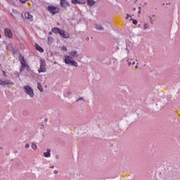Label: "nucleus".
<instances>
[{
	"instance_id": "f257e3e1",
	"label": "nucleus",
	"mask_w": 180,
	"mask_h": 180,
	"mask_svg": "<svg viewBox=\"0 0 180 180\" xmlns=\"http://www.w3.org/2000/svg\"><path fill=\"white\" fill-rule=\"evenodd\" d=\"M65 63L72 67H78V63L74 60V58L70 56H65Z\"/></svg>"
},
{
	"instance_id": "f03ea898",
	"label": "nucleus",
	"mask_w": 180,
	"mask_h": 180,
	"mask_svg": "<svg viewBox=\"0 0 180 180\" xmlns=\"http://www.w3.org/2000/svg\"><path fill=\"white\" fill-rule=\"evenodd\" d=\"M65 63L72 67H78V63L74 60V58L70 56H65Z\"/></svg>"
},
{
	"instance_id": "7ed1b4c3",
	"label": "nucleus",
	"mask_w": 180,
	"mask_h": 180,
	"mask_svg": "<svg viewBox=\"0 0 180 180\" xmlns=\"http://www.w3.org/2000/svg\"><path fill=\"white\" fill-rule=\"evenodd\" d=\"M23 89L25 94H27V95H29L30 98H33V96H34V92L33 91V89L30 87V86H24Z\"/></svg>"
},
{
	"instance_id": "20e7f679",
	"label": "nucleus",
	"mask_w": 180,
	"mask_h": 180,
	"mask_svg": "<svg viewBox=\"0 0 180 180\" xmlns=\"http://www.w3.org/2000/svg\"><path fill=\"white\" fill-rule=\"evenodd\" d=\"M48 11L49 13L52 15V16H54V15H56V13H58L60 12V8L54 6H49Z\"/></svg>"
},
{
	"instance_id": "39448f33",
	"label": "nucleus",
	"mask_w": 180,
	"mask_h": 180,
	"mask_svg": "<svg viewBox=\"0 0 180 180\" xmlns=\"http://www.w3.org/2000/svg\"><path fill=\"white\" fill-rule=\"evenodd\" d=\"M19 60L20 61L21 65H22L20 71H23L25 68H26V70L29 71V65L26 64V60H25V57L20 56L19 58Z\"/></svg>"
},
{
	"instance_id": "423d86ee",
	"label": "nucleus",
	"mask_w": 180,
	"mask_h": 180,
	"mask_svg": "<svg viewBox=\"0 0 180 180\" xmlns=\"http://www.w3.org/2000/svg\"><path fill=\"white\" fill-rule=\"evenodd\" d=\"M38 72H47V69L46 68V61L43 59L40 60V68L38 70Z\"/></svg>"
},
{
	"instance_id": "0eeeda50",
	"label": "nucleus",
	"mask_w": 180,
	"mask_h": 180,
	"mask_svg": "<svg viewBox=\"0 0 180 180\" xmlns=\"http://www.w3.org/2000/svg\"><path fill=\"white\" fill-rule=\"evenodd\" d=\"M59 34L63 37V39H70V34L64 30H60Z\"/></svg>"
},
{
	"instance_id": "6e6552de",
	"label": "nucleus",
	"mask_w": 180,
	"mask_h": 180,
	"mask_svg": "<svg viewBox=\"0 0 180 180\" xmlns=\"http://www.w3.org/2000/svg\"><path fill=\"white\" fill-rule=\"evenodd\" d=\"M0 85L1 86H8V85H13V82H12L11 80L8 79L6 81H3L2 79H0Z\"/></svg>"
},
{
	"instance_id": "1a4fd4ad",
	"label": "nucleus",
	"mask_w": 180,
	"mask_h": 180,
	"mask_svg": "<svg viewBox=\"0 0 180 180\" xmlns=\"http://www.w3.org/2000/svg\"><path fill=\"white\" fill-rule=\"evenodd\" d=\"M4 34L6 37H8V39H12V32L9 28H5L4 30Z\"/></svg>"
},
{
	"instance_id": "9d476101",
	"label": "nucleus",
	"mask_w": 180,
	"mask_h": 180,
	"mask_svg": "<svg viewBox=\"0 0 180 180\" xmlns=\"http://www.w3.org/2000/svg\"><path fill=\"white\" fill-rule=\"evenodd\" d=\"M60 6L61 8H68L70 7V2L67 0H60Z\"/></svg>"
},
{
	"instance_id": "9b49d317",
	"label": "nucleus",
	"mask_w": 180,
	"mask_h": 180,
	"mask_svg": "<svg viewBox=\"0 0 180 180\" xmlns=\"http://www.w3.org/2000/svg\"><path fill=\"white\" fill-rule=\"evenodd\" d=\"M175 176V172H168V173L165 176L166 179H172Z\"/></svg>"
},
{
	"instance_id": "f8f14e48",
	"label": "nucleus",
	"mask_w": 180,
	"mask_h": 180,
	"mask_svg": "<svg viewBox=\"0 0 180 180\" xmlns=\"http://www.w3.org/2000/svg\"><path fill=\"white\" fill-rule=\"evenodd\" d=\"M51 149L48 148L46 149V152L44 153V157L46 158H50L51 157Z\"/></svg>"
},
{
	"instance_id": "ddd939ff",
	"label": "nucleus",
	"mask_w": 180,
	"mask_h": 180,
	"mask_svg": "<svg viewBox=\"0 0 180 180\" xmlns=\"http://www.w3.org/2000/svg\"><path fill=\"white\" fill-rule=\"evenodd\" d=\"M25 17L26 18V19H28L30 22H33V15H32L29 12L25 13Z\"/></svg>"
},
{
	"instance_id": "4468645a",
	"label": "nucleus",
	"mask_w": 180,
	"mask_h": 180,
	"mask_svg": "<svg viewBox=\"0 0 180 180\" xmlns=\"http://www.w3.org/2000/svg\"><path fill=\"white\" fill-rule=\"evenodd\" d=\"M35 49L37 50V51H39V53H44V49L40 46L38 44H35Z\"/></svg>"
},
{
	"instance_id": "2eb2a0df",
	"label": "nucleus",
	"mask_w": 180,
	"mask_h": 180,
	"mask_svg": "<svg viewBox=\"0 0 180 180\" xmlns=\"http://www.w3.org/2000/svg\"><path fill=\"white\" fill-rule=\"evenodd\" d=\"M61 31V29L58 28V27H53L51 29V32H53V33H59Z\"/></svg>"
},
{
	"instance_id": "dca6fc26",
	"label": "nucleus",
	"mask_w": 180,
	"mask_h": 180,
	"mask_svg": "<svg viewBox=\"0 0 180 180\" xmlns=\"http://www.w3.org/2000/svg\"><path fill=\"white\" fill-rule=\"evenodd\" d=\"M70 56H71V57H78V52L77 51H72L70 53Z\"/></svg>"
},
{
	"instance_id": "f3484780",
	"label": "nucleus",
	"mask_w": 180,
	"mask_h": 180,
	"mask_svg": "<svg viewBox=\"0 0 180 180\" xmlns=\"http://www.w3.org/2000/svg\"><path fill=\"white\" fill-rule=\"evenodd\" d=\"M71 2L73 5H77V4H85L84 2H82L81 0H71Z\"/></svg>"
},
{
	"instance_id": "a211bd4d",
	"label": "nucleus",
	"mask_w": 180,
	"mask_h": 180,
	"mask_svg": "<svg viewBox=\"0 0 180 180\" xmlns=\"http://www.w3.org/2000/svg\"><path fill=\"white\" fill-rule=\"evenodd\" d=\"M96 2H95V1L94 0H87V4L89 5V6H94V5H95Z\"/></svg>"
},
{
	"instance_id": "6ab92c4d",
	"label": "nucleus",
	"mask_w": 180,
	"mask_h": 180,
	"mask_svg": "<svg viewBox=\"0 0 180 180\" xmlns=\"http://www.w3.org/2000/svg\"><path fill=\"white\" fill-rule=\"evenodd\" d=\"M37 88H38L39 91H40V92H43V91H44V89H43V86H41V84L40 82L37 83Z\"/></svg>"
},
{
	"instance_id": "aec40b11",
	"label": "nucleus",
	"mask_w": 180,
	"mask_h": 180,
	"mask_svg": "<svg viewBox=\"0 0 180 180\" xmlns=\"http://www.w3.org/2000/svg\"><path fill=\"white\" fill-rule=\"evenodd\" d=\"M96 30H100V31L103 30V28L102 27V25H98V24L96 25Z\"/></svg>"
},
{
	"instance_id": "412c9836",
	"label": "nucleus",
	"mask_w": 180,
	"mask_h": 180,
	"mask_svg": "<svg viewBox=\"0 0 180 180\" xmlns=\"http://www.w3.org/2000/svg\"><path fill=\"white\" fill-rule=\"evenodd\" d=\"M11 15L13 16V18H15V16L19 15V12H18L16 10H13Z\"/></svg>"
},
{
	"instance_id": "4be33fe9",
	"label": "nucleus",
	"mask_w": 180,
	"mask_h": 180,
	"mask_svg": "<svg viewBox=\"0 0 180 180\" xmlns=\"http://www.w3.org/2000/svg\"><path fill=\"white\" fill-rule=\"evenodd\" d=\"M31 147L32 150H37V145L36 143H32Z\"/></svg>"
},
{
	"instance_id": "5701e85b",
	"label": "nucleus",
	"mask_w": 180,
	"mask_h": 180,
	"mask_svg": "<svg viewBox=\"0 0 180 180\" xmlns=\"http://www.w3.org/2000/svg\"><path fill=\"white\" fill-rule=\"evenodd\" d=\"M149 27H150V25H148V23H145V24L143 25V29H144V30H147V29H149Z\"/></svg>"
},
{
	"instance_id": "b1692460",
	"label": "nucleus",
	"mask_w": 180,
	"mask_h": 180,
	"mask_svg": "<svg viewBox=\"0 0 180 180\" xmlns=\"http://www.w3.org/2000/svg\"><path fill=\"white\" fill-rule=\"evenodd\" d=\"M79 101H84V102H85V99H84V97H79L76 100V102H79Z\"/></svg>"
},
{
	"instance_id": "393cba45",
	"label": "nucleus",
	"mask_w": 180,
	"mask_h": 180,
	"mask_svg": "<svg viewBox=\"0 0 180 180\" xmlns=\"http://www.w3.org/2000/svg\"><path fill=\"white\" fill-rule=\"evenodd\" d=\"M48 41H49V43H52L53 42V37H48Z\"/></svg>"
},
{
	"instance_id": "a878e982",
	"label": "nucleus",
	"mask_w": 180,
	"mask_h": 180,
	"mask_svg": "<svg viewBox=\"0 0 180 180\" xmlns=\"http://www.w3.org/2000/svg\"><path fill=\"white\" fill-rule=\"evenodd\" d=\"M61 50H62L63 51H67V46H63L61 48Z\"/></svg>"
},
{
	"instance_id": "bb28decb",
	"label": "nucleus",
	"mask_w": 180,
	"mask_h": 180,
	"mask_svg": "<svg viewBox=\"0 0 180 180\" xmlns=\"http://www.w3.org/2000/svg\"><path fill=\"white\" fill-rule=\"evenodd\" d=\"M133 21L134 25H137L138 21L136 20H134L133 18L131 19Z\"/></svg>"
},
{
	"instance_id": "cd10ccee",
	"label": "nucleus",
	"mask_w": 180,
	"mask_h": 180,
	"mask_svg": "<svg viewBox=\"0 0 180 180\" xmlns=\"http://www.w3.org/2000/svg\"><path fill=\"white\" fill-rule=\"evenodd\" d=\"M134 64H136V62H134V61L132 62V63H131V62H129V63H128V65H129V66L131 65H134Z\"/></svg>"
},
{
	"instance_id": "c85d7f7f",
	"label": "nucleus",
	"mask_w": 180,
	"mask_h": 180,
	"mask_svg": "<svg viewBox=\"0 0 180 180\" xmlns=\"http://www.w3.org/2000/svg\"><path fill=\"white\" fill-rule=\"evenodd\" d=\"M149 19L150 20L151 25H153L154 23V21L153 20V18L151 16H149Z\"/></svg>"
},
{
	"instance_id": "c756f323",
	"label": "nucleus",
	"mask_w": 180,
	"mask_h": 180,
	"mask_svg": "<svg viewBox=\"0 0 180 180\" xmlns=\"http://www.w3.org/2000/svg\"><path fill=\"white\" fill-rule=\"evenodd\" d=\"M2 72L3 75L6 78L8 77V75H6V72H5V70H3Z\"/></svg>"
},
{
	"instance_id": "7c9ffc66",
	"label": "nucleus",
	"mask_w": 180,
	"mask_h": 180,
	"mask_svg": "<svg viewBox=\"0 0 180 180\" xmlns=\"http://www.w3.org/2000/svg\"><path fill=\"white\" fill-rule=\"evenodd\" d=\"M20 2H21V4H26V2H27V0H20Z\"/></svg>"
},
{
	"instance_id": "2f4dec72",
	"label": "nucleus",
	"mask_w": 180,
	"mask_h": 180,
	"mask_svg": "<svg viewBox=\"0 0 180 180\" xmlns=\"http://www.w3.org/2000/svg\"><path fill=\"white\" fill-rule=\"evenodd\" d=\"M139 12H138V14H139V15H141V7L139 6Z\"/></svg>"
},
{
	"instance_id": "473e14b6",
	"label": "nucleus",
	"mask_w": 180,
	"mask_h": 180,
	"mask_svg": "<svg viewBox=\"0 0 180 180\" xmlns=\"http://www.w3.org/2000/svg\"><path fill=\"white\" fill-rule=\"evenodd\" d=\"M30 145L29 143L25 144V148H29Z\"/></svg>"
},
{
	"instance_id": "72a5a7b5",
	"label": "nucleus",
	"mask_w": 180,
	"mask_h": 180,
	"mask_svg": "<svg viewBox=\"0 0 180 180\" xmlns=\"http://www.w3.org/2000/svg\"><path fill=\"white\" fill-rule=\"evenodd\" d=\"M53 174H54L55 175H57V174H58V171L54 170V171H53Z\"/></svg>"
},
{
	"instance_id": "f704fd0d",
	"label": "nucleus",
	"mask_w": 180,
	"mask_h": 180,
	"mask_svg": "<svg viewBox=\"0 0 180 180\" xmlns=\"http://www.w3.org/2000/svg\"><path fill=\"white\" fill-rule=\"evenodd\" d=\"M129 18H130V15L127 14V18H126V19H129Z\"/></svg>"
},
{
	"instance_id": "c9c22d12",
	"label": "nucleus",
	"mask_w": 180,
	"mask_h": 180,
	"mask_svg": "<svg viewBox=\"0 0 180 180\" xmlns=\"http://www.w3.org/2000/svg\"><path fill=\"white\" fill-rule=\"evenodd\" d=\"M49 36H51V34H53V32H49Z\"/></svg>"
},
{
	"instance_id": "e433bc0d",
	"label": "nucleus",
	"mask_w": 180,
	"mask_h": 180,
	"mask_svg": "<svg viewBox=\"0 0 180 180\" xmlns=\"http://www.w3.org/2000/svg\"><path fill=\"white\" fill-rule=\"evenodd\" d=\"M86 40L87 41H89V37H87L86 38Z\"/></svg>"
},
{
	"instance_id": "4c0bfd02",
	"label": "nucleus",
	"mask_w": 180,
	"mask_h": 180,
	"mask_svg": "<svg viewBox=\"0 0 180 180\" xmlns=\"http://www.w3.org/2000/svg\"><path fill=\"white\" fill-rule=\"evenodd\" d=\"M56 158L57 160H58V155H56Z\"/></svg>"
},
{
	"instance_id": "58836bf2",
	"label": "nucleus",
	"mask_w": 180,
	"mask_h": 180,
	"mask_svg": "<svg viewBox=\"0 0 180 180\" xmlns=\"http://www.w3.org/2000/svg\"><path fill=\"white\" fill-rule=\"evenodd\" d=\"M50 168L53 169V168H54V166L52 165L50 167Z\"/></svg>"
},
{
	"instance_id": "ea45409f",
	"label": "nucleus",
	"mask_w": 180,
	"mask_h": 180,
	"mask_svg": "<svg viewBox=\"0 0 180 180\" xmlns=\"http://www.w3.org/2000/svg\"><path fill=\"white\" fill-rule=\"evenodd\" d=\"M135 68H139V66L136 65L135 66Z\"/></svg>"
},
{
	"instance_id": "a19ab883",
	"label": "nucleus",
	"mask_w": 180,
	"mask_h": 180,
	"mask_svg": "<svg viewBox=\"0 0 180 180\" xmlns=\"http://www.w3.org/2000/svg\"><path fill=\"white\" fill-rule=\"evenodd\" d=\"M133 11H136V8H133Z\"/></svg>"
},
{
	"instance_id": "79ce46f5",
	"label": "nucleus",
	"mask_w": 180,
	"mask_h": 180,
	"mask_svg": "<svg viewBox=\"0 0 180 180\" xmlns=\"http://www.w3.org/2000/svg\"><path fill=\"white\" fill-rule=\"evenodd\" d=\"M1 37H1V33H0V39H1Z\"/></svg>"
}]
</instances>
